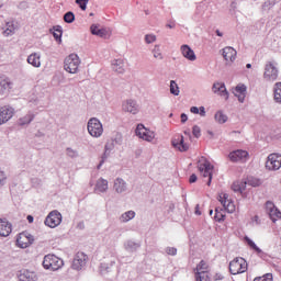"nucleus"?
<instances>
[{
    "instance_id": "1",
    "label": "nucleus",
    "mask_w": 281,
    "mask_h": 281,
    "mask_svg": "<svg viewBox=\"0 0 281 281\" xmlns=\"http://www.w3.org/2000/svg\"><path fill=\"white\" fill-rule=\"evenodd\" d=\"M198 169L202 177L209 178L206 186H212V175H214V165L205 157H201L198 162Z\"/></svg>"
},
{
    "instance_id": "2",
    "label": "nucleus",
    "mask_w": 281,
    "mask_h": 281,
    "mask_svg": "<svg viewBox=\"0 0 281 281\" xmlns=\"http://www.w3.org/2000/svg\"><path fill=\"white\" fill-rule=\"evenodd\" d=\"M64 265L63 259L58 258L56 255H46L43 260L44 269H48L49 271H58V269H63Z\"/></svg>"
},
{
    "instance_id": "3",
    "label": "nucleus",
    "mask_w": 281,
    "mask_h": 281,
    "mask_svg": "<svg viewBox=\"0 0 281 281\" xmlns=\"http://www.w3.org/2000/svg\"><path fill=\"white\" fill-rule=\"evenodd\" d=\"M247 260L243 257H237L229 262V271L232 276H238L247 271Z\"/></svg>"
},
{
    "instance_id": "4",
    "label": "nucleus",
    "mask_w": 281,
    "mask_h": 281,
    "mask_svg": "<svg viewBox=\"0 0 281 281\" xmlns=\"http://www.w3.org/2000/svg\"><path fill=\"white\" fill-rule=\"evenodd\" d=\"M80 67V57L77 54H70L65 58L64 69L68 74H78Z\"/></svg>"
},
{
    "instance_id": "5",
    "label": "nucleus",
    "mask_w": 281,
    "mask_h": 281,
    "mask_svg": "<svg viewBox=\"0 0 281 281\" xmlns=\"http://www.w3.org/2000/svg\"><path fill=\"white\" fill-rule=\"evenodd\" d=\"M88 133L91 137H102V133H104V127L100 120L92 117L88 121Z\"/></svg>"
},
{
    "instance_id": "6",
    "label": "nucleus",
    "mask_w": 281,
    "mask_h": 281,
    "mask_svg": "<svg viewBox=\"0 0 281 281\" xmlns=\"http://www.w3.org/2000/svg\"><path fill=\"white\" fill-rule=\"evenodd\" d=\"M34 244V236L29 232H22L16 236L15 245L20 249H27Z\"/></svg>"
},
{
    "instance_id": "7",
    "label": "nucleus",
    "mask_w": 281,
    "mask_h": 281,
    "mask_svg": "<svg viewBox=\"0 0 281 281\" xmlns=\"http://www.w3.org/2000/svg\"><path fill=\"white\" fill-rule=\"evenodd\" d=\"M228 159L229 161H233V164H245L246 161H249V151L243 149L231 151Z\"/></svg>"
},
{
    "instance_id": "8",
    "label": "nucleus",
    "mask_w": 281,
    "mask_h": 281,
    "mask_svg": "<svg viewBox=\"0 0 281 281\" xmlns=\"http://www.w3.org/2000/svg\"><path fill=\"white\" fill-rule=\"evenodd\" d=\"M263 78L267 82H276V80H278V68L276 64L271 61L266 64Z\"/></svg>"
},
{
    "instance_id": "9",
    "label": "nucleus",
    "mask_w": 281,
    "mask_h": 281,
    "mask_svg": "<svg viewBox=\"0 0 281 281\" xmlns=\"http://www.w3.org/2000/svg\"><path fill=\"white\" fill-rule=\"evenodd\" d=\"M218 201L223 205L224 210L228 212V214H234V212H236V204H234V201L229 199V194L223 192L220 193Z\"/></svg>"
},
{
    "instance_id": "10",
    "label": "nucleus",
    "mask_w": 281,
    "mask_h": 281,
    "mask_svg": "<svg viewBox=\"0 0 281 281\" xmlns=\"http://www.w3.org/2000/svg\"><path fill=\"white\" fill-rule=\"evenodd\" d=\"M136 135L145 142H153L155 139V132L146 128L144 124H138L136 127Z\"/></svg>"
},
{
    "instance_id": "11",
    "label": "nucleus",
    "mask_w": 281,
    "mask_h": 281,
    "mask_svg": "<svg viewBox=\"0 0 281 281\" xmlns=\"http://www.w3.org/2000/svg\"><path fill=\"white\" fill-rule=\"evenodd\" d=\"M60 223H63V215L58 211L50 212L45 220V225L50 228L58 227Z\"/></svg>"
},
{
    "instance_id": "12",
    "label": "nucleus",
    "mask_w": 281,
    "mask_h": 281,
    "mask_svg": "<svg viewBox=\"0 0 281 281\" xmlns=\"http://www.w3.org/2000/svg\"><path fill=\"white\" fill-rule=\"evenodd\" d=\"M281 168V155L280 154H270L266 161L267 170H280Z\"/></svg>"
},
{
    "instance_id": "13",
    "label": "nucleus",
    "mask_w": 281,
    "mask_h": 281,
    "mask_svg": "<svg viewBox=\"0 0 281 281\" xmlns=\"http://www.w3.org/2000/svg\"><path fill=\"white\" fill-rule=\"evenodd\" d=\"M87 265V255L85 252H77L72 263L71 269L75 271H81L82 268H85Z\"/></svg>"
},
{
    "instance_id": "14",
    "label": "nucleus",
    "mask_w": 281,
    "mask_h": 281,
    "mask_svg": "<svg viewBox=\"0 0 281 281\" xmlns=\"http://www.w3.org/2000/svg\"><path fill=\"white\" fill-rule=\"evenodd\" d=\"M14 117V110L12 106L4 105L0 108V125L10 122Z\"/></svg>"
},
{
    "instance_id": "15",
    "label": "nucleus",
    "mask_w": 281,
    "mask_h": 281,
    "mask_svg": "<svg viewBox=\"0 0 281 281\" xmlns=\"http://www.w3.org/2000/svg\"><path fill=\"white\" fill-rule=\"evenodd\" d=\"M122 110L125 113H132V115H137L139 113V105L135 100L130 99L123 102Z\"/></svg>"
},
{
    "instance_id": "16",
    "label": "nucleus",
    "mask_w": 281,
    "mask_h": 281,
    "mask_svg": "<svg viewBox=\"0 0 281 281\" xmlns=\"http://www.w3.org/2000/svg\"><path fill=\"white\" fill-rule=\"evenodd\" d=\"M212 91L213 93H216L217 95H220V98H223L224 100H229V92L227 91L225 83L223 82L213 83Z\"/></svg>"
},
{
    "instance_id": "17",
    "label": "nucleus",
    "mask_w": 281,
    "mask_h": 281,
    "mask_svg": "<svg viewBox=\"0 0 281 281\" xmlns=\"http://www.w3.org/2000/svg\"><path fill=\"white\" fill-rule=\"evenodd\" d=\"M266 209H267V212H268L272 223H276V221H280L281 212H280V210H278V207H276V204H273V202L268 201L266 203Z\"/></svg>"
},
{
    "instance_id": "18",
    "label": "nucleus",
    "mask_w": 281,
    "mask_h": 281,
    "mask_svg": "<svg viewBox=\"0 0 281 281\" xmlns=\"http://www.w3.org/2000/svg\"><path fill=\"white\" fill-rule=\"evenodd\" d=\"M12 234V223L5 218H0V236L2 238H8Z\"/></svg>"
},
{
    "instance_id": "19",
    "label": "nucleus",
    "mask_w": 281,
    "mask_h": 281,
    "mask_svg": "<svg viewBox=\"0 0 281 281\" xmlns=\"http://www.w3.org/2000/svg\"><path fill=\"white\" fill-rule=\"evenodd\" d=\"M172 146L173 148H177L178 150H180V153H186V150L190 148V145L186 143V140L183 139V136L181 135H177L172 139Z\"/></svg>"
},
{
    "instance_id": "20",
    "label": "nucleus",
    "mask_w": 281,
    "mask_h": 281,
    "mask_svg": "<svg viewBox=\"0 0 281 281\" xmlns=\"http://www.w3.org/2000/svg\"><path fill=\"white\" fill-rule=\"evenodd\" d=\"M237 54L238 53L236 52V49H234V47L232 46L224 47L222 52V56L224 60H226V63H234V60H236Z\"/></svg>"
},
{
    "instance_id": "21",
    "label": "nucleus",
    "mask_w": 281,
    "mask_h": 281,
    "mask_svg": "<svg viewBox=\"0 0 281 281\" xmlns=\"http://www.w3.org/2000/svg\"><path fill=\"white\" fill-rule=\"evenodd\" d=\"M234 95L238 99L239 102H245L247 95V86L239 83L233 89Z\"/></svg>"
},
{
    "instance_id": "22",
    "label": "nucleus",
    "mask_w": 281,
    "mask_h": 281,
    "mask_svg": "<svg viewBox=\"0 0 281 281\" xmlns=\"http://www.w3.org/2000/svg\"><path fill=\"white\" fill-rule=\"evenodd\" d=\"M193 271L194 276L207 274L210 273V263H207V261L205 260H201Z\"/></svg>"
},
{
    "instance_id": "23",
    "label": "nucleus",
    "mask_w": 281,
    "mask_h": 281,
    "mask_svg": "<svg viewBox=\"0 0 281 281\" xmlns=\"http://www.w3.org/2000/svg\"><path fill=\"white\" fill-rule=\"evenodd\" d=\"M180 52H181L182 56L184 58H187V60H191V61L196 60V54H194V50L191 47H189L188 45H186V44L182 45L180 47Z\"/></svg>"
},
{
    "instance_id": "24",
    "label": "nucleus",
    "mask_w": 281,
    "mask_h": 281,
    "mask_svg": "<svg viewBox=\"0 0 281 281\" xmlns=\"http://www.w3.org/2000/svg\"><path fill=\"white\" fill-rule=\"evenodd\" d=\"M95 192H106L109 190V181L103 178L99 179L95 184Z\"/></svg>"
},
{
    "instance_id": "25",
    "label": "nucleus",
    "mask_w": 281,
    "mask_h": 281,
    "mask_svg": "<svg viewBox=\"0 0 281 281\" xmlns=\"http://www.w3.org/2000/svg\"><path fill=\"white\" fill-rule=\"evenodd\" d=\"M29 65L32 67H41V55L33 53L27 57Z\"/></svg>"
},
{
    "instance_id": "26",
    "label": "nucleus",
    "mask_w": 281,
    "mask_h": 281,
    "mask_svg": "<svg viewBox=\"0 0 281 281\" xmlns=\"http://www.w3.org/2000/svg\"><path fill=\"white\" fill-rule=\"evenodd\" d=\"M245 188H247V182L244 181H235L232 184L233 192H239V194H243V192H245Z\"/></svg>"
},
{
    "instance_id": "27",
    "label": "nucleus",
    "mask_w": 281,
    "mask_h": 281,
    "mask_svg": "<svg viewBox=\"0 0 281 281\" xmlns=\"http://www.w3.org/2000/svg\"><path fill=\"white\" fill-rule=\"evenodd\" d=\"M114 190H115V192H119V193L125 192L126 191V182L123 179L117 178L114 181Z\"/></svg>"
},
{
    "instance_id": "28",
    "label": "nucleus",
    "mask_w": 281,
    "mask_h": 281,
    "mask_svg": "<svg viewBox=\"0 0 281 281\" xmlns=\"http://www.w3.org/2000/svg\"><path fill=\"white\" fill-rule=\"evenodd\" d=\"M112 65L113 70L116 71V74H124V60L116 59Z\"/></svg>"
},
{
    "instance_id": "29",
    "label": "nucleus",
    "mask_w": 281,
    "mask_h": 281,
    "mask_svg": "<svg viewBox=\"0 0 281 281\" xmlns=\"http://www.w3.org/2000/svg\"><path fill=\"white\" fill-rule=\"evenodd\" d=\"M15 31L16 26L14 25V22H8L3 31V34L4 36H12V34H14Z\"/></svg>"
},
{
    "instance_id": "30",
    "label": "nucleus",
    "mask_w": 281,
    "mask_h": 281,
    "mask_svg": "<svg viewBox=\"0 0 281 281\" xmlns=\"http://www.w3.org/2000/svg\"><path fill=\"white\" fill-rule=\"evenodd\" d=\"M274 101L281 104V82L274 85Z\"/></svg>"
},
{
    "instance_id": "31",
    "label": "nucleus",
    "mask_w": 281,
    "mask_h": 281,
    "mask_svg": "<svg viewBox=\"0 0 281 281\" xmlns=\"http://www.w3.org/2000/svg\"><path fill=\"white\" fill-rule=\"evenodd\" d=\"M133 218H135V211H127L121 216L123 223H128V221H133Z\"/></svg>"
},
{
    "instance_id": "32",
    "label": "nucleus",
    "mask_w": 281,
    "mask_h": 281,
    "mask_svg": "<svg viewBox=\"0 0 281 281\" xmlns=\"http://www.w3.org/2000/svg\"><path fill=\"white\" fill-rule=\"evenodd\" d=\"M215 121L218 122V124H225L227 116L222 111H218L215 113Z\"/></svg>"
},
{
    "instance_id": "33",
    "label": "nucleus",
    "mask_w": 281,
    "mask_h": 281,
    "mask_svg": "<svg viewBox=\"0 0 281 281\" xmlns=\"http://www.w3.org/2000/svg\"><path fill=\"white\" fill-rule=\"evenodd\" d=\"M53 30L54 38L60 42V38H63V29L60 26H54Z\"/></svg>"
},
{
    "instance_id": "34",
    "label": "nucleus",
    "mask_w": 281,
    "mask_h": 281,
    "mask_svg": "<svg viewBox=\"0 0 281 281\" xmlns=\"http://www.w3.org/2000/svg\"><path fill=\"white\" fill-rule=\"evenodd\" d=\"M153 55L154 58H156L157 60H164V54L161 53V48H159V46H155L153 49Z\"/></svg>"
},
{
    "instance_id": "35",
    "label": "nucleus",
    "mask_w": 281,
    "mask_h": 281,
    "mask_svg": "<svg viewBox=\"0 0 281 281\" xmlns=\"http://www.w3.org/2000/svg\"><path fill=\"white\" fill-rule=\"evenodd\" d=\"M215 221L217 223H221V221H225V213L223 210L215 209V215H214Z\"/></svg>"
},
{
    "instance_id": "36",
    "label": "nucleus",
    "mask_w": 281,
    "mask_h": 281,
    "mask_svg": "<svg viewBox=\"0 0 281 281\" xmlns=\"http://www.w3.org/2000/svg\"><path fill=\"white\" fill-rule=\"evenodd\" d=\"M170 93H172V95H179V86L175 80L170 81Z\"/></svg>"
},
{
    "instance_id": "37",
    "label": "nucleus",
    "mask_w": 281,
    "mask_h": 281,
    "mask_svg": "<svg viewBox=\"0 0 281 281\" xmlns=\"http://www.w3.org/2000/svg\"><path fill=\"white\" fill-rule=\"evenodd\" d=\"M64 21L65 23H74V21H76V15L74 12L69 11L64 15Z\"/></svg>"
},
{
    "instance_id": "38",
    "label": "nucleus",
    "mask_w": 281,
    "mask_h": 281,
    "mask_svg": "<svg viewBox=\"0 0 281 281\" xmlns=\"http://www.w3.org/2000/svg\"><path fill=\"white\" fill-rule=\"evenodd\" d=\"M32 120H34V115L27 114L26 116L20 119L19 123L21 126H25V124H30V122H32Z\"/></svg>"
},
{
    "instance_id": "39",
    "label": "nucleus",
    "mask_w": 281,
    "mask_h": 281,
    "mask_svg": "<svg viewBox=\"0 0 281 281\" xmlns=\"http://www.w3.org/2000/svg\"><path fill=\"white\" fill-rule=\"evenodd\" d=\"M254 281H273V274L272 273H266L262 277H256Z\"/></svg>"
},
{
    "instance_id": "40",
    "label": "nucleus",
    "mask_w": 281,
    "mask_h": 281,
    "mask_svg": "<svg viewBox=\"0 0 281 281\" xmlns=\"http://www.w3.org/2000/svg\"><path fill=\"white\" fill-rule=\"evenodd\" d=\"M262 184V181L258 178H249L248 179V186H251L252 188H258Z\"/></svg>"
},
{
    "instance_id": "41",
    "label": "nucleus",
    "mask_w": 281,
    "mask_h": 281,
    "mask_svg": "<svg viewBox=\"0 0 281 281\" xmlns=\"http://www.w3.org/2000/svg\"><path fill=\"white\" fill-rule=\"evenodd\" d=\"M8 88H10V80L0 78V91H5Z\"/></svg>"
},
{
    "instance_id": "42",
    "label": "nucleus",
    "mask_w": 281,
    "mask_h": 281,
    "mask_svg": "<svg viewBox=\"0 0 281 281\" xmlns=\"http://www.w3.org/2000/svg\"><path fill=\"white\" fill-rule=\"evenodd\" d=\"M246 243L247 245H249V247L251 249H254L255 251H258V254H260V248H258V246L256 245V243H254V240H251L249 237H246Z\"/></svg>"
},
{
    "instance_id": "43",
    "label": "nucleus",
    "mask_w": 281,
    "mask_h": 281,
    "mask_svg": "<svg viewBox=\"0 0 281 281\" xmlns=\"http://www.w3.org/2000/svg\"><path fill=\"white\" fill-rule=\"evenodd\" d=\"M195 281H212V278H210V273L195 274Z\"/></svg>"
},
{
    "instance_id": "44",
    "label": "nucleus",
    "mask_w": 281,
    "mask_h": 281,
    "mask_svg": "<svg viewBox=\"0 0 281 281\" xmlns=\"http://www.w3.org/2000/svg\"><path fill=\"white\" fill-rule=\"evenodd\" d=\"M77 5L81 8V10H87V4L89 3V0H76Z\"/></svg>"
},
{
    "instance_id": "45",
    "label": "nucleus",
    "mask_w": 281,
    "mask_h": 281,
    "mask_svg": "<svg viewBox=\"0 0 281 281\" xmlns=\"http://www.w3.org/2000/svg\"><path fill=\"white\" fill-rule=\"evenodd\" d=\"M145 41L148 44L155 43L157 41V36H155L154 34H148L145 36Z\"/></svg>"
},
{
    "instance_id": "46",
    "label": "nucleus",
    "mask_w": 281,
    "mask_h": 281,
    "mask_svg": "<svg viewBox=\"0 0 281 281\" xmlns=\"http://www.w3.org/2000/svg\"><path fill=\"white\" fill-rule=\"evenodd\" d=\"M192 133H193L194 137H196V138L201 137V127H199V125L193 126Z\"/></svg>"
},
{
    "instance_id": "47",
    "label": "nucleus",
    "mask_w": 281,
    "mask_h": 281,
    "mask_svg": "<svg viewBox=\"0 0 281 281\" xmlns=\"http://www.w3.org/2000/svg\"><path fill=\"white\" fill-rule=\"evenodd\" d=\"M166 252L168 254V256H177V248L169 247L166 249Z\"/></svg>"
},
{
    "instance_id": "48",
    "label": "nucleus",
    "mask_w": 281,
    "mask_h": 281,
    "mask_svg": "<svg viewBox=\"0 0 281 281\" xmlns=\"http://www.w3.org/2000/svg\"><path fill=\"white\" fill-rule=\"evenodd\" d=\"M67 155H68V157H71V158L78 157V151H76L71 148H67Z\"/></svg>"
},
{
    "instance_id": "49",
    "label": "nucleus",
    "mask_w": 281,
    "mask_h": 281,
    "mask_svg": "<svg viewBox=\"0 0 281 281\" xmlns=\"http://www.w3.org/2000/svg\"><path fill=\"white\" fill-rule=\"evenodd\" d=\"M90 30H91V34H94V36H97V34L100 33V32H98V31H100V27H98V25H95V24H92Z\"/></svg>"
},
{
    "instance_id": "50",
    "label": "nucleus",
    "mask_w": 281,
    "mask_h": 281,
    "mask_svg": "<svg viewBox=\"0 0 281 281\" xmlns=\"http://www.w3.org/2000/svg\"><path fill=\"white\" fill-rule=\"evenodd\" d=\"M8 177L5 176V172L0 170V186L5 181Z\"/></svg>"
},
{
    "instance_id": "51",
    "label": "nucleus",
    "mask_w": 281,
    "mask_h": 281,
    "mask_svg": "<svg viewBox=\"0 0 281 281\" xmlns=\"http://www.w3.org/2000/svg\"><path fill=\"white\" fill-rule=\"evenodd\" d=\"M29 276V277H27ZM22 278H27L26 281H34V274H31V278H30V272H25Z\"/></svg>"
},
{
    "instance_id": "52",
    "label": "nucleus",
    "mask_w": 281,
    "mask_h": 281,
    "mask_svg": "<svg viewBox=\"0 0 281 281\" xmlns=\"http://www.w3.org/2000/svg\"><path fill=\"white\" fill-rule=\"evenodd\" d=\"M196 179H198L196 175L192 173V175L190 176V178H189V182H190V183H196Z\"/></svg>"
},
{
    "instance_id": "53",
    "label": "nucleus",
    "mask_w": 281,
    "mask_h": 281,
    "mask_svg": "<svg viewBox=\"0 0 281 281\" xmlns=\"http://www.w3.org/2000/svg\"><path fill=\"white\" fill-rule=\"evenodd\" d=\"M199 114L201 115V117H205V108L204 106H201L199 109Z\"/></svg>"
},
{
    "instance_id": "54",
    "label": "nucleus",
    "mask_w": 281,
    "mask_h": 281,
    "mask_svg": "<svg viewBox=\"0 0 281 281\" xmlns=\"http://www.w3.org/2000/svg\"><path fill=\"white\" fill-rule=\"evenodd\" d=\"M20 10H25L27 8V2L23 1L19 4Z\"/></svg>"
},
{
    "instance_id": "55",
    "label": "nucleus",
    "mask_w": 281,
    "mask_h": 281,
    "mask_svg": "<svg viewBox=\"0 0 281 281\" xmlns=\"http://www.w3.org/2000/svg\"><path fill=\"white\" fill-rule=\"evenodd\" d=\"M181 122L182 124H186V122H188V115L186 113L181 114Z\"/></svg>"
},
{
    "instance_id": "56",
    "label": "nucleus",
    "mask_w": 281,
    "mask_h": 281,
    "mask_svg": "<svg viewBox=\"0 0 281 281\" xmlns=\"http://www.w3.org/2000/svg\"><path fill=\"white\" fill-rule=\"evenodd\" d=\"M190 111H191V113H194L195 115H199V108L192 106V108L190 109Z\"/></svg>"
},
{
    "instance_id": "57",
    "label": "nucleus",
    "mask_w": 281,
    "mask_h": 281,
    "mask_svg": "<svg viewBox=\"0 0 281 281\" xmlns=\"http://www.w3.org/2000/svg\"><path fill=\"white\" fill-rule=\"evenodd\" d=\"M26 218H27L29 223H34V217L32 215H27Z\"/></svg>"
},
{
    "instance_id": "58",
    "label": "nucleus",
    "mask_w": 281,
    "mask_h": 281,
    "mask_svg": "<svg viewBox=\"0 0 281 281\" xmlns=\"http://www.w3.org/2000/svg\"><path fill=\"white\" fill-rule=\"evenodd\" d=\"M214 280H223V274H216V276L214 277Z\"/></svg>"
},
{
    "instance_id": "59",
    "label": "nucleus",
    "mask_w": 281,
    "mask_h": 281,
    "mask_svg": "<svg viewBox=\"0 0 281 281\" xmlns=\"http://www.w3.org/2000/svg\"><path fill=\"white\" fill-rule=\"evenodd\" d=\"M99 33H97V36H104V30H99Z\"/></svg>"
},
{
    "instance_id": "60",
    "label": "nucleus",
    "mask_w": 281,
    "mask_h": 281,
    "mask_svg": "<svg viewBox=\"0 0 281 281\" xmlns=\"http://www.w3.org/2000/svg\"><path fill=\"white\" fill-rule=\"evenodd\" d=\"M104 164V160H102L99 166H98V170H100V168H102V165Z\"/></svg>"
},
{
    "instance_id": "61",
    "label": "nucleus",
    "mask_w": 281,
    "mask_h": 281,
    "mask_svg": "<svg viewBox=\"0 0 281 281\" xmlns=\"http://www.w3.org/2000/svg\"><path fill=\"white\" fill-rule=\"evenodd\" d=\"M247 69H251V64L246 65Z\"/></svg>"
},
{
    "instance_id": "62",
    "label": "nucleus",
    "mask_w": 281,
    "mask_h": 281,
    "mask_svg": "<svg viewBox=\"0 0 281 281\" xmlns=\"http://www.w3.org/2000/svg\"><path fill=\"white\" fill-rule=\"evenodd\" d=\"M167 27L172 29V27H175V25H172V24H168V25H167Z\"/></svg>"
},
{
    "instance_id": "63",
    "label": "nucleus",
    "mask_w": 281,
    "mask_h": 281,
    "mask_svg": "<svg viewBox=\"0 0 281 281\" xmlns=\"http://www.w3.org/2000/svg\"><path fill=\"white\" fill-rule=\"evenodd\" d=\"M212 214H214V211H213V210L210 211V215H211V216H212Z\"/></svg>"
},
{
    "instance_id": "64",
    "label": "nucleus",
    "mask_w": 281,
    "mask_h": 281,
    "mask_svg": "<svg viewBox=\"0 0 281 281\" xmlns=\"http://www.w3.org/2000/svg\"><path fill=\"white\" fill-rule=\"evenodd\" d=\"M217 36H223V34H221V33L217 31Z\"/></svg>"
}]
</instances>
